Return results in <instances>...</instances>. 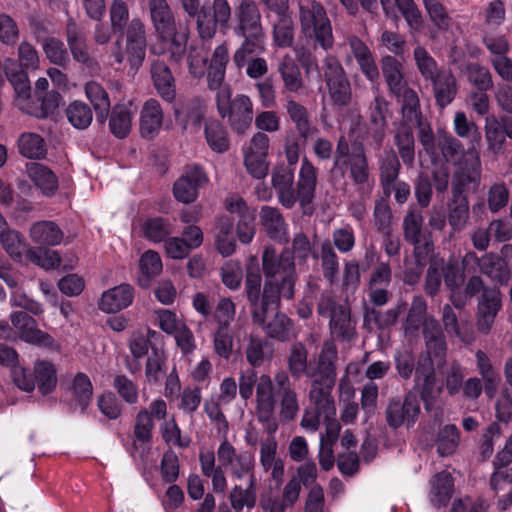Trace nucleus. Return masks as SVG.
Wrapping results in <instances>:
<instances>
[{
    "instance_id": "obj_19",
    "label": "nucleus",
    "mask_w": 512,
    "mask_h": 512,
    "mask_svg": "<svg viewBox=\"0 0 512 512\" xmlns=\"http://www.w3.org/2000/svg\"><path fill=\"white\" fill-rule=\"evenodd\" d=\"M271 183L279 203L286 209L293 208L296 204L294 168L276 165L271 172Z\"/></svg>"
},
{
    "instance_id": "obj_36",
    "label": "nucleus",
    "mask_w": 512,
    "mask_h": 512,
    "mask_svg": "<svg viewBox=\"0 0 512 512\" xmlns=\"http://www.w3.org/2000/svg\"><path fill=\"white\" fill-rule=\"evenodd\" d=\"M470 206L467 195L452 194L448 204L447 220L452 234L463 231L470 218Z\"/></svg>"
},
{
    "instance_id": "obj_38",
    "label": "nucleus",
    "mask_w": 512,
    "mask_h": 512,
    "mask_svg": "<svg viewBox=\"0 0 512 512\" xmlns=\"http://www.w3.org/2000/svg\"><path fill=\"white\" fill-rule=\"evenodd\" d=\"M27 173L34 185L47 197L53 196L58 190V177L48 167L33 162L27 166Z\"/></svg>"
},
{
    "instance_id": "obj_18",
    "label": "nucleus",
    "mask_w": 512,
    "mask_h": 512,
    "mask_svg": "<svg viewBox=\"0 0 512 512\" xmlns=\"http://www.w3.org/2000/svg\"><path fill=\"white\" fill-rule=\"evenodd\" d=\"M207 181V175L201 166H189L186 168L182 176L174 183V196L182 203H192L198 196L199 188Z\"/></svg>"
},
{
    "instance_id": "obj_22",
    "label": "nucleus",
    "mask_w": 512,
    "mask_h": 512,
    "mask_svg": "<svg viewBox=\"0 0 512 512\" xmlns=\"http://www.w3.org/2000/svg\"><path fill=\"white\" fill-rule=\"evenodd\" d=\"M265 50V42H262V48L257 49L249 47V52L247 51L244 54L241 53L239 46L232 56V61L239 70L246 67V74L249 78L259 79L267 74L268 63L265 58L252 56L256 54H261Z\"/></svg>"
},
{
    "instance_id": "obj_16",
    "label": "nucleus",
    "mask_w": 512,
    "mask_h": 512,
    "mask_svg": "<svg viewBox=\"0 0 512 512\" xmlns=\"http://www.w3.org/2000/svg\"><path fill=\"white\" fill-rule=\"evenodd\" d=\"M10 319L12 325L19 331V336L23 341L50 349L55 347L54 338L40 330L35 319L27 312H13Z\"/></svg>"
},
{
    "instance_id": "obj_9",
    "label": "nucleus",
    "mask_w": 512,
    "mask_h": 512,
    "mask_svg": "<svg viewBox=\"0 0 512 512\" xmlns=\"http://www.w3.org/2000/svg\"><path fill=\"white\" fill-rule=\"evenodd\" d=\"M423 338L425 350L417 359V365L423 372L430 371L431 367L440 369L446 363L447 342L439 321L430 317L424 323Z\"/></svg>"
},
{
    "instance_id": "obj_30",
    "label": "nucleus",
    "mask_w": 512,
    "mask_h": 512,
    "mask_svg": "<svg viewBox=\"0 0 512 512\" xmlns=\"http://www.w3.org/2000/svg\"><path fill=\"white\" fill-rule=\"evenodd\" d=\"M163 122V110L156 99H148L140 112V134L152 139L158 134Z\"/></svg>"
},
{
    "instance_id": "obj_6",
    "label": "nucleus",
    "mask_w": 512,
    "mask_h": 512,
    "mask_svg": "<svg viewBox=\"0 0 512 512\" xmlns=\"http://www.w3.org/2000/svg\"><path fill=\"white\" fill-rule=\"evenodd\" d=\"M338 359V351L333 340H327L323 343L321 352L318 357L316 366L308 362V351L302 343H295L292 345L289 355L287 357V367L291 377L295 380L300 379L302 376L314 380L318 378L322 363L327 367H336Z\"/></svg>"
},
{
    "instance_id": "obj_47",
    "label": "nucleus",
    "mask_w": 512,
    "mask_h": 512,
    "mask_svg": "<svg viewBox=\"0 0 512 512\" xmlns=\"http://www.w3.org/2000/svg\"><path fill=\"white\" fill-rule=\"evenodd\" d=\"M204 134L209 148L216 153H225L230 148L228 132L217 119H208L205 123Z\"/></svg>"
},
{
    "instance_id": "obj_3",
    "label": "nucleus",
    "mask_w": 512,
    "mask_h": 512,
    "mask_svg": "<svg viewBox=\"0 0 512 512\" xmlns=\"http://www.w3.org/2000/svg\"><path fill=\"white\" fill-rule=\"evenodd\" d=\"M332 182L348 178L360 195L370 194L374 185L369 158L362 142L349 145L345 136L337 139L334 159L330 169Z\"/></svg>"
},
{
    "instance_id": "obj_20",
    "label": "nucleus",
    "mask_w": 512,
    "mask_h": 512,
    "mask_svg": "<svg viewBox=\"0 0 512 512\" xmlns=\"http://www.w3.org/2000/svg\"><path fill=\"white\" fill-rule=\"evenodd\" d=\"M111 29L114 33H119V38L111 47V56L118 64L123 63L124 53L122 50V41L125 27L129 24V6L124 0H113L109 9Z\"/></svg>"
},
{
    "instance_id": "obj_2",
    "label": "nucleus",
    "mask_w": 512,
    "mask_h": 512,
    "mask_svg": "<svg viewBox=\"0 0 512 512\" xmlns=\"http://www.w3.org/2000/svg\"><path fill=\"white\" fill-rule=\"evenodd\" d=\"M256 416L259 422H269L279 403V416L285 421H292L296 418L300 406L298 394L285 371H278L273 380L267 374L259 377L256 387Z\"/></svg>"
},
{
    "instance_id": "obj_45",
    "label": "nucleus",
    "mask_w": 512,
    "mask_h": 512,
    "mask_svg": "<svg viewBox=\"0 0 512 512\" xmlns=\"http://www.w3.org/2000/svg\"><path fill=\"white\" fill-rule=\"evenodd\" d=\"M229 501L231 507L240 512L244 507L251 509L255 506L257 500V479L255 475H251L248 479V485L243 488L235 485L229 493Z\"/></svg>"
},
{
    "instance_id": "obj_40",
    "label": "nucleus",
    "mask_w": 512,
    "mask_h": 512,
    "mask_svg": "<svg viewBox=\"0 0 512 512\" xmlns=\"http://www.w3.org/2000/svg\"><path fill=\"white\" fill-rule=\"evenodd\" d=\"M151 75L159 95L171 102L175 98L174 77L164 61L156 60L151 65Z\"/></svg>"
},
{
    "instance_id": "obj_4",
    "label": "nucleus",
    "mask_w": 512,
    "mask_h": 512,
    "mask_svg": "<svg viewBox=\"0 0 512 512\" xmlns=\"http://www.w3.org/2000/svg\"><path fill=\"white\" fill-rule=\"evenodd\" d=\"M298 20L301 33L315 47L329 51L334 46L331 20L324 5L318 0H298Z\"/></svg>"
},
{
    "instance_id": "obj_11",
    "label": "nucleus",
    "mask_w": 512,
    "mask_h": 512,
    "mask_svg": "<svg viewBox=\"0 0 512 512\" xmlns=\"http://www.w3.org/2000/svg\"><path fill=\"white\" fill-rule=\"evenodd\" d=\"M482 179V164L479 153L474 149L467 150V157L457 164L452 174L451 193L465 195L466 190H478Z\"/></svg>"
},
{
    "instance_id": "obj_7",
    "label": "nucleus",
    "mask_w": 512,
    "mask_h": 512,
    "mask_svg": "<svg viewBox=\"0 0 512 512\" xmlns=\"http://www.w3.org/2000/svg\"><path fill=\"white\" fill-rule=\"evenodd\" d=\"M217 111L221 118H227L232 130L244 134L251 126L254 116L253 102L245 94L231 98L230 88L224 87L216 94Z\"/></svg>"
},
{
    "instance_id": "obj_5",
    "label": "nucleus",
    "mask_w": 512,
    "mask_h": 512,
    "mask_svg": "<svg viewBox=\"0 0 512 512\" xmlns=\"http://www.w3.org/2000/svg\"><path fill=\"white\" fill-rule=\"evenodd\" d=\"M235 33L243 38L240 44L241 53L249 52V47L262 48L266 35L262 25V15L254 0H240L235 6Z\"/></svg>"
},
{
    "instance_id": "obj_8",
    "label": "nucleus",
    "mask_w": 512,
    "mask_h": 512,
    "mask_svg": "<svg viewBox=\"0 0 512 512\" xmlns=\"http://www.w3.org/2000/svg\"><path fill=\"white\" fill-rule=\"evenodd\" d=\"M322 77L333 107L344 109L353 102V90L349 77L336 56L327 55L323 59Z\"/></svg>"
},
{
    "instance_id": "obj_41",
    "label": "nucleus",
    "mask_w": 512,
    "mask_h": 512,
    "mask_svg": "<svg viewBox=\"0 0 512 512\" xmlns=\"http://www.w3.org/2000/svg\"><path fill=\"white\" fill-rule=\"evenodd\" d=\"M85 95L93 106L96 118L100 122H105L109 115L111 102L108 92L97 81L91 80L85 84Z\"/></svg>"
},
{
    "instance_id": "obj_63",
    "label": "nucleus",
    "mask_w": 512,
    "mask_h": 512,
    "mask_svg": "<svg viewBox=\"0 0 512 512\" xmlns=\"http://www.w3.org/2000/svg\"><path fill=\"white\" fill-rule=\"evenodd\" d=\"M460 441L458 428L453 424L445 425L437 434L436 447L441 456L453 454Z\"/></svg>"
},
{
    "instance_id": "obj_56",
    "label": "nucleus",
    "mask_w": 512,
    "mask_h": 512,
    "mask_svg": "<svg viewBox=\"0 0 512 512\" xmlns=\"http://www.w3.org/2000/svg\"><path fill=\"white\" fill-rule=\"evenodd\" d=\"M319 258L324 278L330 284H334L339 273L340 266L338 255L329 240L322 242Z\"/></svg>"
},
{
    "instance_id": "obj_21",
    "label": "nucleus",
    "mask_w": 512,
    "mask_h": 512,
    "mask_svg": "<svg viewBox=\"0 0 512 512\" xmlns=\"http://www.w3.org/2000/svg\"><path fill=\"white\" fill-rule=\"evenodd\" d=\"M389 103L381 95L375 96L369 105V121L373 126L370 131V138L374 144V148L379 150L383 146L387 128V113Z\"/></svg>"
},
{
    "instance_id": "obj_59",
    "label": "nucleus",
    "mask_w": 512,
    "mask_h": 512,
    "mask_svg": "<svg viewBox=\"0 0 512 512\" xmlns=\"http://www.w3.org/2000/svg\"><path fill=\"white\" fill-rule=\"evenodd\" d=\"M423 216L419 211H409L403 220L405 240L414 246L415 251L422 245Z\"/></svg>"
},
{
    "instance_id": "obj_42",
    "label": "nucleus",
    "mask_w": 512,
    "mask_h": 512,
    "mask_svg": "<svg viewBox=\"0 0 512 512\" xmlns=\"http://www.w3.org/2000/svg\"><path fill=\"white\" fill-rule=\"evenodd\" d=\"M394 144L404 165L413 166L415 161V139L412 126L396 124Z\"/></svg>"
},
{
    "instance_id": "obj_46",
    "label": "nucleus",
    "mask_w": 512,
    "mask_h": 512,
    "mask_svg": "<svg viewBox=\"0 0 512 512\" xmlns=\"http://www.w3.org/2000/svg\"><path fill=\"white\" fill-rule=\"evenodd\" d=\"M286 112L294 123L299 136L307 139L313 132L310 115L307 108L294 100L291 96L286 97Z\"/></svg>"
},
{
    "instance_id": "obj_53",
    "label": "nucleus",
    "mask_w": 512,
    "mask_h": 512,
    "mask_svg": "<svg viewBox=\"0 0 512 512\" xmlns=\"http://www.w3.org/2000/svg\"><path fill=\"white\" fill-rule=\"evenodd\" d=\"M453 488V478L449 472L442 471L436 474L432 481V502L439 507L446 505L452 497Z\"/></svg>"
},
{
    "instance_id": "obj_35",
    "label": "nucleus",
    "mask_w": 512,
    "mask_h": 512,
    "mask_svg": "<svg viewBox=\"0 0 512 512\" xmlns=\"http://www.w3.org/2000/svg\"><path fill=\"white\" fill-rule=\"evenodd\" d=\"M436 104L444 108L455 99L457 94V82L455 76L449 70H445L430 80Z\"/></svg>"
},
{
    "instance_id": "obj_15",
    "label": "nucleus",
    "mask_w": 512,
    "mask_h": 512,
    "mask_svg": "<svg viewBox=\"0 0 512 512\" xmlns=\"http://www.w3.org/2000/svg\"><path fill=\"white\" fill-rule=\"evenodd\" d=\"M281 302L272 304L264 308L263 314L259 317L255 314V306L249 303L252 321L254 324L260 326L267 336L270 338L286 341L289 339L292 322L284 313L277 311L273 318L267 321L268 313L273 310H278Z\"/></svg>"
},
{
    "instance_id": "obj_1",
    "label": "nucleus",
    "mask_w": 512,
    "mask_h": 512,
    "mask_svg": "<svg viewBox=\"0 0 512 512\" xmlns=\"http://www.w3.org/2000/svg\"><path fill=\"white\" fill-rule=\"evenodd\" d=\"M262 270L263 287L257 268H248L245 276V295L248 303L255 306L257 317L263 314L265 307L281 302V298L292 300L298 279L294 257L288 248L277 254L274 247H266L262 254Z\"/></svg>"
},
{
    "instance_id": "obj_62",
    "label": "nucleus",
    "mask_w": 512,
    "mask_h": 512,
    "mask_svg": "<svg viewBox=\"0 0 512 512\" xmlns=\"http://www.w3.org/2000/svg\"><path fill=\"white\" fill-rule=\"evenodd\" d=\"M273 41L280 48L292 46L294 42V27L289 14L277 16V20L273 24Z\"/></svg>"
},
{
    "instance_id": "obj_57",
    "label": "nucleus",
    "mask_w": 512,
    "mask_h": 512,
    "mask_svg": "<svg viewBox=\"0 0 512 512\" xmlns=\"http://www.w3.org/2000/svg\"><path fill=\"white\" fill-rule=\"evenodd\" d=\"M427 303L422 296H414L411 306L409 308L404 330L406 334H413L419 330L421 326L424 327V323L429 318H426Z\"/></svg>"
},
{
    "instance_id": "obj_55",
    "label": "nucleus",
    "mask_w": 512,
    "mask_h": 512,
    "mask_svg": "<svg viewBox=\"0 0 512 512\" xmlns=\"http://www.w3.org/2000/svg\"><path fill=\"white\" fill-rule=\"evenodd\" d=\"M34 380L42 395L51 393L57 384L54 365L48 361L37 362L34 366Z\"/></svg>"
},
{
    "instance_id": "obj_50",
    "label": "nucleus",
    "mask_w": 512,
    "mask_h": 512,
    "mask_svg": "<svg viewBox=\"0 0 512 512\" xmlns=\"http://www.w3.org/2000/svg\"><path fill=\"white\" fill-rule=\"evenodd\" d=\"M173 230L170 220L163 217L148 218L142 225L143 236L154 243L165 242Z\"/></svg>"
},
{
    "instance_id": "obj_44",
    "label": "nucleus",
    "mask_w": 512,
    "mask_h": 512,
    "mask_svg": "<svg viewBox=\"0 0 512 512\" xmlns=\"http://www.w3.org/2000/svg\"><path fill=\"white\" fill-rule=\"evenodd\" d=\"M330 334L333 338L350 341L356 335L355 325L351 320L350 308H338L329 321Z\"/></svg>"
},
{
    "instance_id": "obj_29",
    "label": "nucleus",
    "mask_w": 512,
    "mask_h": 512,
    "mask_svg": "<svg viewBox=\"0 0 512 512\" xmlns=\"http://www.w3.org/2000/svg\"><path fill=\"white\" fill-rule=\"evenodd\" d=\"M406 309L405 302H399L395 307L386 311H380L375 307L366 306L364 309V326L369 330L374 328L384 330L393 326L400 314Z\"/></svg>"
},
{
    "instance_id": "obj_14",
    "label": "nucleus",
    "mask_w": 512,
    "mask_h": 512,
    "mask_svg": "<svg viewBox=\"0 0 512 512\" xmlns=\"http://www.w3.org/2000/svg\"><path fill=\"white\" fill-rule=\"evenodd\" d=\"M317 182L318 168L304 156L295 186L296 203H299L304 214L312 213L310 206L315 199Z\"/></svg>"
},
{
    "instance_id": "obj_25",
    "label": "nucleus",
    "mask_w": 512,
    "mask_h": 512,
    "mask_svg": "<svg viewBox=\"0 0 512 512\" xmlns=\"http://www.w3.org/2000/svg\"><path fill=\"white\" fill-rule=\"evenodd\" d=\"M381 69L391 96H399L401 92L410 88L404 77L403 66L395 56L382 57Z\"/></svg>"
},
{
    "instance_id": "obj_54",
    "label": "nucleus",
    "mask_w": 512,
    "mask_h": 512,
    "mask_svg": "<svg viewBox=\"0 0 512 512\" xmlns=\"http://www.w3.org/2000/svg\"><path fill=\"white\" fill-rule=\"evenodd\" d=\"M413 58L420 75L430 81L446 69L439 68L437 61L431 56L427 49L418 45L413 50Z\"/></svg>"
},
{
    "instance_id": "obj_60",
    "label": "nucleus",
    "mask_w": 512,
    "mask_h": 512,
    "mask_svg": "<svg viewBox=\"0 0 512 512\" xmlns=\"http://www.w3.org/2000/svg\"><path fill=\"white\" fill-rule=\"evenodd\" d=\"M65 113L70 124L80 130L88 128L93 119L91 107L79 100L71 102L67 106Z\"/></svg>"
},
{
    "instance_id": "obj_61",
    "label": "nucleus",
    "mask_w": 512,
    "mask_h": 512,
    "mask_svg": "<svg viewBox=\"0 0 512 512\" xmlns=\"http://www.w3.org/2000/svg\"><path fill=\"white\" fill-rule=\"evenodd\" d=\"M167 358L162 349L152 347L145 363V377L148 383H157L166 373Z\"/></svg>"
},
{
    "instance_id": "obj_37",
    "label": "nucleus",
    "mask_w": 512,
    "mask_h": 512,
    "mask_svg": "<svg viewBox=\"0 0 512 512\" xmlns=\"http://www.w3.org/2000/svg\"><path fill=\"white\" fill-rule=\"evenodd\" d=\"M401 104V120L398 124L409 125L426 119L421 111L420 100L418 94L411 87L400 93L399 96H394Z\"/></svg>"
},
{
    "instance_id": "obj_51",
    "label": "nucleus",
    "mask_w": 512,
    "mask_h": 512,
    "mask_svg": "<svg viewBox=\"0 0 512 512\" xmlns=\"http://www.w3.org/2000/svg\"><path fill=\"white\" fill-rule=\"evenodd\" d=\"M485 140L487 149L494 155L503 154L505 151L506 138L501 127L498 124L497 116L487 115L484 125Z\"/></svg>"
},
{
    "instance_id": "obj_27",
    "label": "nucleus",
    "mask_w": 512,
    "mask_h": 512,
    "mask_svg": "<svg viewBox=\"0 0 512 512\" xmlns=\"http://www.w3.org/2000/svg\"><path fill=\"white\" fill-rule=\"evenodd\" d=\"M380 3L386 16L395 15L397 8L411 30L419 31L422 28V14L414 0H380Z\"/></svg>"
},
{
    "instance_id": "obj_64",
    "label": "nucleus",
    "mask_w": 512,
    "mask_h": 512,
    "mask_svg": "<svg viewBox=\"0 0 512 512\" xmlns=\"http://www.w3.org/2000/svg\"><path fill=\"white\" fill-rule=\"evenodd\" d=\"M466 75L469 83L476 90H491L494 86L490 70L479 63H468L466 65Z\"/></svg>"
},
{
    "instance_id": "obj_48",
    "label": "nucleus",
    "mask_w": 512,
    "mask_h": 512,
    "mask_svg": "<svg viewBox=\"0 0 512 512\" xmlns=\"http://www.w3.org/2000/svg\"><path fill=\"white\" fill-rule=\"evenodd\" d=\"M18 152L27 159H42L47 148L42 136L37 133L24 132L17 141Z\"/></svg>"
},
{
    "instance_id": "obj_24",
    "label": "nucleus",
    "mask_w": 512,
    "mask_h": 512,
    "mask_svg": "<svg viewBox=\"0 0 512 512\" xmlns=\"http://www.w3.org/2000/svg\"><path fill=\"white\" fill-rule=\"evenodd\" d=\"M347 43L363 75L370 81L379 78V70L369 47L356 35L347 37Z\"/></svg>"
},
{
    "instance_id": "obj_32",
    "label": "nucleus",
    "mask_w": 512,
    "mask_h": 512,
    "mask_svg": "<svg viewBox=\"0 0 512 512\" xmlns=\"http://www.w3.org/2000/svg\"><path fill=\"white\" fill-rule=\"evenodd\" d=\"M135 111L136 109L131 103H117L112 107L109 117V129L116 138L124 139L129 135Z\"/></svg>"
},
{
    "instance_id": "obj_52",
    "label": "nucleus",
    "mask_w": 512,
    "mask_h": 512,
    "mask_svg": "<svg viewBox=\"0 0 512 512\" xmlns=\"http://www.w3.org/2000/svg\"><path fill=\"white\" fill-rule=\"evenodd\" d=\"M162 339V335L152 329L146 332H134L129 340V349L136 359H141L148 353L149 348L155 347V344Z\"/></svg>"
},
{
    "instance_id": "obj_31",
    "label": "nucleus",
    "mask_w": 512,
    "mask_h": 512,
    "mask_svg": "<svg viewBox=\"0 0 512 512\" xmlns=\"http://www.w3.org/2000/svg\"><path fill=\"white\" fill-rule=\"evenodd\" d=\"M260 221L271 239L280 243L288 241L287 224L278 208L263 206L260 210Z\"/></svg>"
},
{
    "instance_id": "obj_13",
    "label": "nucleus",
    "mask_w": 512,
    "mask_h": 512,
    "mask_svg": "<svg viewBox=\"0 0 512 512\" xmlns=\"http://www.w3.org/2000/svg\"><path fill=\"white\" fill-rule=\"evenodd\" d=\"M219 462L223 467L229 469L230 474L235 479H242L246 475L251 477L255 475V458L248 451L237 452L235 447L228 441L223 439L217 449Z\"/></svg>"
},
{
    "instance_id": "obj_17",
    "label": "nucleus",
    "mask_w": 512,
    "mask_h": 512,
    "mask_svg": "<svg viewBox=\"0 0 512 512\" xmlns=\"http://www.w3.org/2000/svg\"><path fill=\"white\" fill-rule=\"evenodd\" d=\"M148 10L155 34L161 41L177 33L176 19L167 0H149Z\"/></svg>"
},
{
    "instance_id": "obj_39",
    "label": "nucleus",
    "mask_w": 512,
    "mask_h": 512,
    "mask_svg": "<svg viewBox=\"0 0 512 512\" xmlns=\"http://www.w3.org/2000/svg\"><path fill=\"white\" fill-rule=\"evenodd\" d=\"M29 236L40 246H56L61 243L63 232L55 222L42 220L31 225Z\"/></svg>"
},
{
    "instance_id": "obj_34",
    "label": "nucleus",
    "mask_w": 512,
    "mask_h": 512,
    "mask_svg": "<svg viewBox=\"0 0 512 512\" xmlns=\"http://www.w3.org/2000/svg\"><path fill=\"white\" fill-rule=\"evenodd\" d=\"M277 72L283 82V88L290 93L299 92L303 86V78L299 66L290 54H284L277 63Z\"/></svg>"
},
{
    "instance_id": "obj_28",
    "label": "nucleus",
    "mask_w": 512,
    "mask_h": 512,
    "mask_svg": "<svg viewBox=\"0 0 512 512\" xmlns=\"http://www.w3.org/2000/svg\"><path fill=\"white\" fill-rule=\"evenodd\" d=\"M134 299V289L129 284H121L102 294L99 302L100 310L106 313H117L130 306Z\"/></svg>"
},
{
    "instance_id": "obj_23",
    "label": "nucleus",
    "mask_w": 512,
    "mask_h": 512,
    "mask_svg": "<svg viewBox=\"0 0 512 512\" xmlns=\"http://www.w3.org/2000/svg\"><path fill=\"white\" fill-rule=\"evenodd\" d=\"M501 299L498 289H485L478 304L477 329L488 334L500 310Z\"/></svg>"
},
{
    "instance_id": "obj_58",
    "label": "nucleus",
    "mask_w": 512,
    "mask_h": 512,
    "mask_svg": "<svg viewBox=\"0 0 512 512\" xmlns=\"http://www.w3.org/2000/svg\"><path fill=\"white\" fill-rule=\"evenodd\" d=\"M438 148L446 162L457 165L467 157V151L460 140L451 134H445L439 138Z\"/></svg>"
},
{
    "instance_id": "obj_33",
    "label": "nucleus",
    "mask_w": 512,
    "mask_h": 512,
    "mask_svg": "<svg viewBox=\"0 0 512 512\" xmlns=\"http://www.w3.org/2000/svg\"><path fill=\"white\" fill-rule=\"evenodd\" d=\"M479 270L489 277L495 284L507 285L510 279V270L507 263L500 256L486 253L477 259Z\"/></svg>"
},
{
    "instance_id": "obj_12",
    "label": "nucleus",
    "mask_w": 512,
    "mask_h": 512,
    "mask_svg": "<svg viewBox=\"0 0 512 512\" xmlns=\"http://www.w3.org/2000/svg\"><path fill=\"white\" fill-rule=\"evenodd\" d=\"M420 414V405L416 395L407 393L402 399L399 396L391 397L385 408V420L391 429L402 426L411 427Z\"/></svg>"
},
{
    "instance_id": "obj_26",
    "label": "nucleus",
    "mask_w": 512,
    "mask_h": 512,
    "mask_svg": "<svg viewBox=\"0 0 512 512\" xmlns=\"http://www.w3.org/2000/svg\"><path fill=\"white\" fill-rule=\"evenodd\" d=\"M66 41L75 61L88 67L92 66L93 59L89 53L85 33L73 19L67 21Z\"/></svg>"
},
{
    "instance_id": "obj_10",
    "label": "nucleus",
    "mask_w": 512,
    "mask_h": 512,
    "mask_svg": "<svg viewBox=\"0 0 512 512\" xmlns=\"http://www.w3.org/2000/svg\"><path fill=\"white\" fill-rule=\"evenodd\" d=\"M322 363L318 378L311 381L309 402L312 408L323 415V418L336 416L335 401L332 391L336 383V367L330 368Z\"/></svg>"
},
{
    "instance_id": "obj_43",
    "label": "nucleus",
    "mask_w": 512,
    "mask_h": 512,
    "mask_svg": "<svg viewBox=\"0 0 512 512\" xmlns=\"http://www.w3.org/2000/svg\"><path fill=\"white\" fill-rule=\"evenodd\" d=\"M400 168L401 164L395 151L390 150L385 152L383 158L380 160L379 171L380 183L386 197L390 196L394 188V183L399 176Z\"/></svg>"
},
{
    "instance_id": "obj_49",
    "label": "nucleus",
    "mask_w": 512,
    "mask_h": 512,
    "mask_svg": "<svg viewBox=\"0 0 512 512\" xmlns=\"http://www.w3.org/2000/svg\"><path fill=\"white\" fill-rule=\"evenodd\" d=\"M234 220L229 216L221 217L216 224V246L223 256L233 254L236 242L233 235Z\"/></svg>"
}]
</instances>
